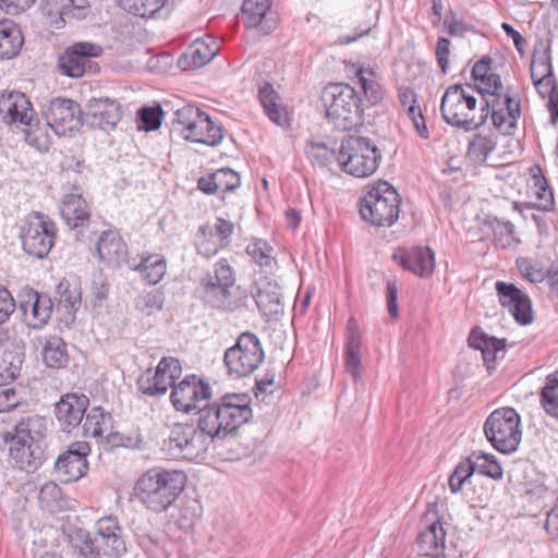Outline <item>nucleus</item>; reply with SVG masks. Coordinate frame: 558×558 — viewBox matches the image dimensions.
Here are the masks:
<instances>
[{
	"mask_svg": "<svg viewBox=\"0 0 558 558\" xmlns=\"http://www.w3.org/2000/svg\"><path fill=\"white\" fill-rule=\"evenodd\" d=\"M85 123L94 129H113L121 120L120 104L110 98H92L85 106Z\"/></svg>",
	"mask_w": 558,
	"mask_h": 558,
	"instance_id": "25",
	"label": "nucleus"
},
{
	"mask_svg": "<svg viewBox=\"0 0 558 558\" xmlns=\"http://www.w3.org/2000/svg\"><path fill=\"white\" fill-rule=\"evenodd\" d=\"M521 417L512 408L493 411L485 421L484 434L490 445L501 453L514 452L522 437Z\"/></svg>",
	"mask_w": 558,
	"mask_h": 558,
	"instance_id": "11",
	"label": "nucleus"
},
{
	"mask_svg": "<svg viewBox=\"0 0 558 558\" xmlns=\"http://www.w3.org/2000/svg\"><path fill=\"white\" fill-rule=\"evenodd\" d=\"M102 48L90 43H76L59 58V69L70 77H81L93 68L92 57H98Z\"/></svg>",
	"mask_w": 558,
	"mask_h": 558,
	"instance_id": "22",
	"label": "nucleus"
},
{
	"mask_svg": "<svg viewBox=\"0 0 558 558\" xmlns=\"http://www.w3.org/2000/svg\"><path fill=\"white\" fill-rule=\"evenodd\" d=\"M246 254L265 274H272L277 267L274 247L263 239H254L246 246Z\"/></svg>",
	"mask_w": 558,
	"mask_h": 558,
	"instance_id": "36",
	"label": "nucleus"
},
{
	"mask_svg": "<svg viewBox=\"0 0 558 558\" xmlns=\"http://www.w3.org/2000/svg\"><path fill=\"white\" fill-rule=\"evenodd\" d=\"M24 44L20 27L11 20L0 21V60H9L19 54Z\"/></svg>",
	"mask_w": 558,
	"mask_h": 558,
	"instance_id": "32",
	"label": "nucleus"
},
{
	"mask_svg": "<svg viewBox=\"0 0 558 558\" xmlns=\"http://www.w3.org/2000/svg\"><path fill=\"white\" fill-rule=\"evenodd\" d=\"M181 373L179 360L172 356L162 357L155 369L148 368L138 377L137 388L148 397L165 395L169 387H173Z\"/></svg>",
	"mask_w": 558,
	"mask_h": 558,
	"instance_id": "16",
	"label": "nucleus"
},
{
	"mask_svg": "<svg viewBox=\"0 0 558 558\" xmlns=\"http://www.w3.org/2000/svg\"><path fill=\"white\" fill-rule=\"evenodd\" d=\"M4 347L0 349L2 352V360L0 365V377L4 380L16 379L20 375L23 359L21 352H9V343L3 341Z\"/></svg>",
	"mask_w": 558,
	"mask_h": 558,
	"instance_id": "47",
	"label": "nucleus"
},
{
	"mask_svg": "<svg viewBox=\"0 0 558 558\" xmlns=\"http://www.w3.org/2000/svg\"><path fill=\"white\" fill-rule=\"evenodd\" d=\"M34 109L28 97L19 90L0 93V116L7 124L32 125Z\"/></svg>",
	"mask_w": 558,
	"mask_h": 558,
	"instance_id": "23",
	"label": "nucleus"
},
{
	"mask_svg": "<svg viewBox=\"0 0 558 558\" xmlns=\"http://www.w3.org/2000/svg\"><path fill=\"white\" fill-rule=\"evenodd\" d=\"M163 293L155 289L140 294L136 299L135 306L141 313L150 316L160 312L163 307Z\"/></svg>",
	"mask_w": 558,
	"mask_h": 558,
	"instance_id": "49",
	"label": "nucleus"
},
{
	"mask_svg": "<svg viewBox=\"0 0 558 558\" xmlns=\"http://www.w3.org/2000/svg\"><path fill=\"white\" fill-rule=\"evenodd\" d=\"M518 268L522 276L531 282H541L545 280V272L541 268H536L527 259H521L517 262Z\"/></svg>",
	"mask_w": 558,
	"mask_h": 558,
	"instance_id": "60",
	"label": "nucleus"
},
{
	"mask_svg": "<svg viewBox=\"0 0 558 558\" xmlns=\"http://www.w3.org/2000/svg\"><path fill=\"white\" fill-rule=\"evenodd\" d=\"M204 300L210 306L235 312L246 305L247 296L240 287L235 286V275L226 259H219L213 272L203 279Z\"/></svg>",
	"mask_w": 558,
	"mask_h": 558,
	"instance_id": "6",
	"label": "nucleus"
},
{
	"mask_svg": "<svg viewBox=\"0 0 558 558\" xmlns=\"http://www.w3.org/2000/svg\"><path fill=\"white\" fill-rule=\"evenodd\" d=\"M173 125L184 140L217 146L223 138V131L211 118L197 107L187 105L174 112Z\"/></svg>",
	"mask_w": 558,
	"mask_h": 558,
	"instance_id": "10",
	"label": "nucleus"
},
{
	"mask_svg": "<svg viewBox=\"0 0 558 558\" xmlns=\"http://www.w3.org/2000/svg\"><path fill=\"white\" fill-rule=\"evenodd\" d=\"M277 74V63L272 59L264 60L258 66L257 99L266 117L275 124H279V93L274 86Z\"/></svg>",
	"mask_w": 558,
	"mask_h": 558,
	"instance_id": "20",
	"label": "nucleus"
},
{
	"mask_svg": "<svg viewBox=\"0 0 558 558\" xmlns=\"http://www.w3.org/2000/svg\"><path fill=\"white\" fill-rule=\"evenodd\" d=\"M355 76L359 80L367 101L373 106L378 104L383 98V92L380 84L373 78L374 73L360 68Z\"/></svg>",
	"mask_w": 558,
	"mask_h": 558,
	"instance_id": "48",
	"label": "nucleus"
},
{
	"mask_svg": "<svg viewBox=\"0 0 558 558\" xmlns=\"http://www.w3.org/2000/svg\"><path fill=\"white\" fill-rule=\"evenodd\" d=\"M539 402L547 415L558 418V372L546 377Z\"/></svg>",
	"mask_w": 558,
	"mask_h": 558,
	"instance_id": "41",
	"label": "nucleus"
},
{
	"mask_svg": "<svg viewBox=\"0 0 558 558\" xmlns=\"http://www.w3.org/2000/svg\"><path fill=\"white\" fill-rule=\"evenodd\" d=\"M381 154L368 138L359 135L345 136L340 146L337 160L341 169L356 178H367L378 168Z\"/></svg>",
	"mask_w": 558,
	"mask_h": 558,
	"instance_id": "7",
	"label": "nucleus"
},
{
	"mask_svg": "<svg viewBox=\"0 0 558 558\" xmlns=\"http://www.w3.org/2000/svg\"><path fill=\"white\" fill-rule=\"evenodd\" d=\"M45 118L47 124L59 136L74 135L85 121L81 106L68 98L52 99L45 111Z\"/></svg>",
	"mask_w": 558,
	"mask_h": 558,
	"instance_id": "15",
	"label": "nucleus"
},
{
	"mask_svg": "<svg viewBox=\"0 0 558 558\" xmlns=\"http://www.w3.org/2000/svg\"><path fill=\"white\" fill-rule=\"evenodd\" d=\"M450 40L445 37H439L436 47L437 62L444 73L447 72L449 66L448 57L450 53Z\"/></svg>",
	"mask_w": 558,
	"mask_h": 558,
	"instance_id": "62",
	"label": "nucleus"
},
{
	"mask_svg": "<svg viewBox=\"0 0 558 558\" xmlns=\"http://www.w3.org/2000/svg\"><path fill=\"white\" fill-rule=\"evenodd\" d=\"M111 429V414L105 412L100 407L90 409L83 423L84 435L94 438H109L113 436Z\"/></svg>",
	"mask_w": 558,
	"mask_h": 558,
	"instance_id": "33",
	"label": "nucleus"
},
{
	"mask_svg": "<svg viewBox=\"0 0 558 558\" xmlns=\"http://www.w3.org/2000/svg\"><path fill=\"white\" fill-rule=\"evenodd\" d=\"M97 253L100 260L119 266L126 262L128 248L118 232L108 230L98 240Z\"/></svg>",
	"mask_w": 558,
	"mask_h": 558,
	"instance_id": "31",
	"label": "nucleus"
},
{
	"mask_svg": "<svg viewBox=\"0 0 558 558\" xmlns=\"http://www.w3.org/2000/svg\"><path fill=\"white\" fill-rule=\"evenodd\" d=\"M89 452L90 446L85 441L71 444L68 450L61 453L54 463V472L58 478L64 483L82 478L88 470L86 458Z\"/></svg>",
	"mask_w": 558,
	"mask_h": 558,
	"instance_id": "19",
	"label": "nucleus"
},
{
	"mask_svg": "<svg viewBox=\"0 0 558 558\" xmlns=\"http://www.w3.org/2000/svg\"><path fill=\"white\" fill-rule=\"evenodd\" d=\"M21 403V397L14 387L0 385V412H8Z\"/></svg>",
	"mask_w": 558,
	"mask_h": 558,
	"instance_id": "55",
	"label": "nucleus"
},
{
	"mask_svg": "<svg viewBox=\"0 0 558 558\" xmlns=\"http://www.w3.org/2000/svg\"><path fill=\"white\" fill-rule=\"evenodd\" d=\"M185 482L182 471L154 468L137 478L134 496L148 511L162 513L177 501Z\"/></svg>",
	"mask_w": 558,
	"mask_h": 558,
	"instance_id": "4",
	"label": "nucleus"
},
{
	"mask_svg": "<svg viewBox=\"0 0 558 558\" xmlns=\"http://www.w3.org/2000/svg\"><path fill=\"white\" fill-rule=\"evenodd\" d=\"M16 307L11 292L0 286V325L7 322Z\"/></svg>",
	"mask_w": 558,
	"mask_h": 558,
	"instance_id": "57",
	"label": "nucleus"
},
{
	"mask_svg": "<svg viewBox=\"0 0 558 558\" xmlns=\"http://www.w3.org/2000/svg\"><path fill=\"white\" fill-rule=\"evenodd\" d=\"M445 530L439 522H433L418 536V546L423 555L435 556L445 547Z\"/></svg>",
	"mask_w": 558,
	"mask_h": 558,
	"instance_id": "38",
	"label": "nucleus"
},
{
	"mask_svg": "<svg viewBox=\"0 0 558 558\" xmlns=\"http://www.w3.org/2000/svg\"><path fill=\"white\" fill-rule=\"evenodd\" d=\"M495 288L500 305L508 308L519 324L526 325L533 320L531 300L525 293L505 281H497Z\"/></svg>",
	"mask_w": 558,
	"mask_h": 558,
	"instance_id": "24",
	"label": "nucleus"
},
{
	"mask_svg": "<svg viewBox=\"0 0 558 558\" xmlns=\"http://www.w3.org/2000/svg\"><path fill=\"white\" fill-rule=\"evenodd\" d=\"M501 89H502V83H501L500 76L495 73L489 75L485 80L480 81L478 92L483 96L492 95Z\"/></svg>",
	"mask_w": 558,
	"mask_h": 558,
	"instance_id": "63",
	"label": "nucleus"
},
{
	"mask_svg": "<svg viewBox=\"0 0 558 558\" xmlns=\"http://www.w3.org/2000/svg\"><path fill=\"white\" fill-rule=\"evenodd\" d=\"M353 320L349 322V328L353 325ZM361 339L357 332L350 329V332L347 337L345 344V369L349 374H351L354 378L360 376V367H361Z\"/></svg>",
	"mask_w": 558,
	"mask_h": 558,
	"instance_id": "43",
	"label": "nucleus"
},
{
	"mask_svg": "<svg viewBox=\"0 0 558 558\" xmlns=\"http://www.w3.org/2000/svg\"><path fill=\"white\" fill-rule=\"evenodd\" d=\"M537 174L533 175V189L537 199L536 207L543 211H550L555 207L554 193L549 189L545 177L542 174L541 169L537 168Z\"/></svg>",
	"mask_w": 558,
	"mask_h": 558,
	"instance_id": "46",
	"label": "nucleus"
},
{
	"mask_svg": "<svg viewBox=\"0 0 558 558\" xmlns=\"http://www.w3.org/2000/svg\"><path fill=\"white\" fill-rule=\"evenodd\" d=\"M255 302L265 316H275L279 313V288L276 281L264 277L259 280Z\"/></svg>",
	"mask_w": 558,
	"mask_h": 558,
	"instance_id": "34",
	"label": "nucleus"
},
{
	"mask_svg": "<svg viewBox=\"0 0 558 558\" xmlns=\"http://www.w3.org/2000/svg\"><path fill=\"white\" fill-rule=\"evenodd\" d=\"M217 52L218 45L213 38H197L179 58L178 63L183 70L197 69L209 62Z\"/></svg>",
	"mask_w": 558,
	"mask_h": 558,
	"instance_id": "29",
	"label": "nucleus"
},
{
	"mask_svg": "<svg viewBox=\"0 0 558 558\" xmlns=\"http://www.w3.org/2000/svg\"><path fill=\"white\" fill-rule=\"evenodd\" d=\"M207 447L208 438L198 428V423L181 422L169 427L161 450L171 459L194 460L204 454Z\"/></svg>",
	"mask_w": 558,
	"mask_h": 558,
	"instance_id": "12",
	"label": "nucleus"
},
{
	"mask_svg": "<svg viewBox=\"0 0 558 558\" xmlns=\"http://www.w3.org/2000/svg\"><path fill=\"white\" fill-rule=\"evenodd\" d=\"M81 300L82 296L80 289L76 286L71 288L70 284L68 283L63 292L61 293L59 304L70 312L75 311L80 307Z\"/></svg>",
	"mask_w": 558,
	"mask_h": 558,
	"instance_id": "56",
	"label": "nucleus"
},
{
	"mask_svg": "<svg viewBox=\"0 0 558 558\" xmlns=\"http://www.w3.org/2000/svg\"><path fill=\"white\" fill-rule=\"evenodd\" d=\"M89 399L84 395L66 393L56 404V416L63 430L77 427L84 417Z\"/></svg>",
	"mask_w": 558,
	"mask_h": 558,
	"instance_id": "28",
	"label": "nucleus"
},
{
	"mask_svg": "<svg viewBox=\"0 0 558 558\" xmlns=\"http://www.w3.org/2000/svg\"><path fill=\"white\" fill-rule=\"evenodd\" d=\"M469 345L480 350L487 369L495 367V362L505 356V339L489 337L477 328L473 329L468 339Z\"/></svg>",
	"mask_w": 558,
	"mask_h": 558,
	"instance_id": "30",
	"label": "nucleus"
},
{
	"mask_svg": "<svg viewBox=\"0 0 558 558\" xmlns=\"http://www.w3.org/2000/svg\"><path fill=\"white\" fill-rule=\"evenodd\" d=\"M148 284H157L167 270L166 258L160 254H149L142 258L135 268Z\"/></svg>",
	"mask_w": 558,
	"mask_h": 558,
	"instance_id": "37",
	"label": "nucleus"
},
{
	"mask_svg": "<svg viewBox=\"0 0 558 558\" xmlns=\"http://www.w3.org/2000/svg\"><path fill=\"white\" fill-rule=\"evenodd\" d=\"M476 98L463 85L449 86L440 104L441 117L446 123L464 130L477 129L485 123L488 112L475 117Z\"/></svg>",
	"mask_w": 558,
	"mask_h": 558,
	"instance_id": "9",
	"label": "nucleus"
},
{
	"mask_svg": "<svg viewBox=\"0 0 558 558\" xmlns=\"http://www.w3.org/2000/svg\"><path fill=\"white\" fill-rule=\"evenodd\" d=\"M326 118L335 129L350 131L364 123V108L359 93L349 84H329L323 89Z\"/></svg>",
	"mask_w": 558,
	"mask_h": 558,
	"instance_id": "5",
	"label": "nucleus"
},
{
	"mask_svg": "<svg viewBox=\"0 0 558 558\" xmlns=\"http://www.w3.org/2000/svg\"><path fill=\"white\" fill-rule=\"evenodd\" d=\"M38 501L43 509L50 512L60 511L65 505L60 487L53 482H46L40 487Z\"/></svg>",
	"mask_w": 558,
	"mask_h": 558,
	"instance_id": "44",
	"label": "nucleus"
},
{
	"mask_svg": "<svg viewBox=\"0 0 558 558\" xmlns=\"http://www.w3.org/2000/svg\"><path fill=\"white\" fill-rule=\"evenodd\" d=\"M265 353L257 336L242 332L234 345L227 349L223 362L230 375L238 378L253 374L264 361Z\"/></svg>",
	"mask_w": 558,
	"mask_h": 558,
	"instance_id": "14",
	"label": "nucleus"
},
{
	"mask_svg": "<svg viewBox=\"0 0 558 558\" xmlns=\"http://www.w3.org/2000/svg\"><path fill=\"white\" fill-rule=\"evenodd\" d=\"M47 424L43 416L32 415L20 420L12 430L1 433L9 445V457L14 466L35 471L45 460V436Z\"/></svg>",
	"mask_w": 558,
	"mask_h": 558,
	"instance_id": "2",
	"label": "nucleus"
},
{
	"mask_svg": "<svg viewBox=\"0 0 558 558\" xmlns=\"http://www.w3.org/2000/svg\"><path fill=\"white\" fill-rule=\"evenodd\" d=\"M271 0H244L241 8L242 21L246 28L259 27L264 35L274 32L278 22L270 17Z\"/></svg>",
	"mask_w": 558,
	"mask_h": 558,
	"instance_id": "27",
	"label": "nucleus"
},
{
	"mask_svg": "<svg viewBox=\"0 0 558 558\" xmlns=\"http://www.w3.org/2000/svg\"><path fill=\"white\" fill-rule=\"evenodd\" d=\"M407 114L413 123L414 129L422 138H428L429 131L420 106L407 109Z\"/></svg>",
	"mask_w": 558,
	"mask_h": 558,
	"instance_id": "59",
	"label": "nucleus"
},
{
	"mask_svg": "<svg viewBox=\"0 0 558 558\" xmlns=\"http://www.w3.org/2000/svg\"><path fill=\"white\" fill-rule=\"evenodd\" d=\"M166 2L167 0H117L122 10L143 19L154 17Z\"/></svg>",
	"mask_w": 558,
	"mask_h": 558,
	"instance_id": "40",
	"label": "nucleus"
},
{
	"mask_svg": "<svg viewBox=\"0 0 558 558\" xmlns=\"http://www.w3.org/2000/svg\"><path fill=\"white\" fill-rule=\"evenodd\" d=\"M234 225L223 218L202 225L195 233V247L198 254L209 258L230 244Z\"/></svg>",
	"mask_w": 558,
	"mask_h": 558,
	"instance_id": "17",
	"label": "nucleus"
},
{
	"mask_svg": "<svg viewBox=\"0 0 558 558\" xmlns=\"http://www.w3.org/2000/svg\"><path fill=\"white\" fill-rule=\"evenodd\" d=\"M474 470L493 480L502 478V468L495 456L482 451H474L471 456Z\"/></svg>",
	"mask_w": 558,
	"mask_h": 558,
	"instance_id": "45",
	"label": "nucleus"
},
{
	"mask_svg": "<svg viewBox=\"0 0 558 558\" xmlns=\"http://www.w3.org/2000/svg\"><path fill=\"white\" fill-rule=\"evenodd\" d=\"M96 536L84 529H74L69 534L73 558H100V551L111 558H120L126 553L122 529L117 517L100 518L95 523Z\"/></svg>",
	"mask_w": 558,
	"mask_h": 558,
	"instance_id": "3",
	"label": "nucleus"
},
{
	"mask_svg": "<svg viewBox=\"0 0 558 558\" xmlns=\"http://www.w3.org/2000/svg\"><path fill=\"white\" fill-rule=\"evenodd\" d=\"M219 193L234 191L240 186V175L230 168H221L215 171Z\"/></svg>",
	"mask_w": 558,
	"mask_h": 558,
	"instance_id": "53",
	"label": "nucleus"
},
{
	"mask_svg": "<svg viewBox=\"0 0 558 558\" xmlns=\"http://www.w3.org/2000/svg\"><path fill=\"white\" fill-rule=\"evenodd\" d=\"M496 136L490 134H475L468 146V157L477 163L487 160L489 154L496 148Z\"/></svg>",
	"mask_w": 558,
	"mask_h": 558,
	"instance_id": "39",
	"label": "nucleus"
},
{
	"mask_svg": "<svg viewBox=\"0 0 558 558\" xmlns=\"http://www.w3.org/2000/svg\"><path fill=\"white\" fill-rule=\"evenodd\" d=\"M211 398V388L196 375H189L177 386L173 385L170 395L171 402L175 410L189 413L192 410L202 408L199 403Z\"/></svg>",
	"mask_w": 558,
	"mask_h": 558,
	"instance_id": "18",
	"label": "nucleus"
},
{
	"mask_svg": "<svg viewBox=\"0 0 558 558\" xmlns=\"http://www.w3.org/2000/svg\"><path fill=\"white\" fill-rule=\"evenodd\" d=\"M492 229L496 245L502 248L511 245L514 234V226L511 222L495 219L492 222Z\"/></svg>",
	"mask_w": 558,
	"mask_h": 558,
	"instance_id": "52",
	"label": "nucleus"
},
{
	"mask_svg": "<svg viewBox=\"0 0 558 558\" xmlns=\"http://www.w3.org/2000/svg\"><path fill=\"white\" fill-rule=\"evenodd\" d=\"M36 0H0V9L5 11L8 14H19L25 11Z\"/></svg>",
	"mask_w": 558,
	"mask_h": 558,
	"instance_id": "64",
	"label": "nucleus"
},
{
	"mask_svg": "<svg viewBox=\"0 0 558 558\" xmlns=\"http://www.w3.org/2000/svg\"><path fill=\"white\" fill-rule=\"evenodd\" d=\"M400 203L397 190L388 182L379 181L362 197L360 213L374 226L390 227L399 217Z\"/></svg>",
	"mask_w": 558,
	"mask_h": 558,
	"instance_id": "8",
	"label": "nucleus"
},
{
	"mask_svg": "<svg viewBox=\"0 0 558 558\" xmlns=\"http://www.w3.org/2000/svg\"><path fill=\"white\" fill-rule=\"evenodd\" d=\"M19 310L24 323L33 329L43 328L51 317L52 301L47 294L25 288L20 294Z\"/></svg>",
	"mask_w": 558,
	"mask_h": 558,
	"instance_id": "21",
	"label": "nucleus"
},
{
	"mask_svg": "<svg viewBox=\"0 0 558 558\" xmlns=\"http://www.w3.org/2000/svg\"><path fill=\"white\" fill-rule=\"evenodd\" d=\"M307 155L314 166L322 168L338 157L333 148L328 147L322 142H312L307 149Z\"/></svg>",
	"mask_w": 558,
	"mask_h": 558,
	"instance_id": "51",
	"label": "nucleus"
},
{
	"mask_svg": "<svg viewBox=\"0 0 558 558\" xmlns=\"http://www.w3.org/2000/svg\"><path fill=\"white\" fill-rule=\"evenodd\" d=\"M533 85L538 95L545 99L551 100V97H558L557 83L555 75L546 76L544 78L533 80Z\"/></svg>",
	"mask_w": 558,
	"mask_h": 558,
	"instance_id": "54",
	"label": "nucleus"
},
{
	"mask_svg": "<svg viewBox=\"0 0 558 558\" xmlns=\"http://www.w3.org/2000/svg\"><path fill=\"white\" fill-rule=\"evenodd\" d=\"M490 116L494 126L504 134H510L517 125V121L508 119L510 116L505 112V109L501 111H494Z\"/></svg>",
	"mask_w": 558,
	"mask_h": 558,
	"instance_id": "61",
	"label": "nucleus"
},
{
	"mask_svg": "<svg viewBox=\"0 0 558 558\" xmlns=\"http://www.w3.org/2000/svg\"><path fill=\"white\" fill-rule=\"evenodd\" d=\"M56 238V223L39 211L28 214L20 226L22 248L32 257L45 258L53 247Z\"/></svg>",
	"mask_w": 558,
	"mask_h": 558,
	"instance_id": "13",
	"label": "nucleus"
},
{
	"mask_svg": "<svg viewBox=\"0 0 558 558\" xmlns=\"http://www.w3.org/2000/svg\"><path fill=\"white\" fill-rule=\"evenodd\" d=\"M251 417L250 398L245 393H227L197 412L198 428L213 441L225 439Z\"/></svg>",
	"mask_w": 558,
	"mask_h": 558,
	"instance_id": "1",
	"label": "nucleus"
},
{
	"mask_svg": "<svg viewBox=\"0 0 558 558\" xmlns=\"http://www.w3.org/2000/svg\"><path fill=\"white\" fill-rule=\"evenodd\" d=\"M392 259L404 270L421 278L429 277L435 269V254L428 246L398 247Z\"/></svg>",
	"mask_w": 558,
	"mask_h": 558,
	"instance_id": "26",
	"label": "nucleus"
},
{
	"mask_svg": "<svg viewBox=\"0 0 558 558\" xmlns=\"http://www.w3.org/2000/svg\"><path fill=\"white\" fill-rule=\"evenodd\" d=\"M531 64H551L550 40H539L535 44Z\"/></svg>",
	"mask_w": 558,
	"mask_h": 558,
	"instance_id": "58",
	"label": "nucleus"
},
{
	"mask_svg": "<svg viewBox=\"0 0 558 558\" xmlns=\"http://www.w3.org/2000/svg\"><path fill=\"white\" fill-rule=\"evenodd\" d=\"M61 216L70 227L76 228L89 218L86 201L78 194H69L63 197Z\"/></svg>",
	"mask_w": 558,
	"mask_h": 558,
	"instance_id": "35",
	"label": "nucleus"
},
{
	"mask_svg": "<svg viewBox=\"0 0 558 558\" xmlns=\"http://www.w3.org/2000/svg\"><path fill=\"white\" fill-rule=\"evenodd\" d=\"M163 111L159 105L154 107H143L138 110V129L146 132L156 131L162 122Z\"/></svg>",
	"mask_w": 558,
	"mask_h": 558,
	"instance_id": "50",
	"label": "nucleus"
},
{
	"mask_svg": "<svg viewBox=\"0 0 558 558\" xmlns=\"http://www.w3.org/2000/svg\"><path fill=\"white\" fill-rule=\"evenodd\" d=\"M43 360L48 367L61 368L68 362L65 343L60 337H50L44 347Z\"/></svg>",
	"mask_w": 558,
	"mask_h": 558,
	"instance_id": "42",
	"label": "nucleus"
}]
</instances>
